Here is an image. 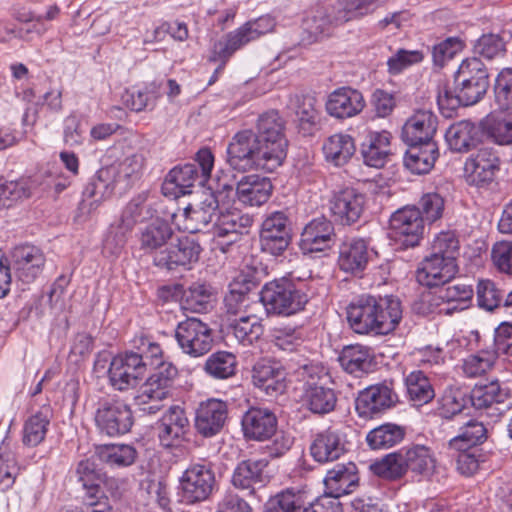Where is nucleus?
<instances>
[{"mask_svg":"<svg viewBox=\"0 0 512 512\" xmlns=\"http://www.w3.org/2000/svg\"><path fill=\"white\" fill-rule=\"evenodd\" d=\"M49 418L43 412L32 415L25 423L23 430V442L29 446L40 444L47 433Z\"/></svg>","mask_w":512,"mask_h":512,"instance_id":"58","label":"nucleus"},{"mask_svg":"<svg viewBox=\"0 0 512 512\" xmlns=\"http://www.w3.org/2000/svg\"><path fill=\"white\" fill-rule=\"evenodd\" d=\"M455 83L461 91L464 106L480 101L489 87L484 63L476 57L463 60L456 72Z\"/></svg>","mask_w":512,"mask_h":512,"instance_id":"8","label":"nucleus"},{"mask_svg":"<svg viewBox=\"0 0 512 512\" xmlns=\"http://www.w3.org/2000/svg\"><path fill=\"white\" fill-rule=\"evenodd\" d=\"M457 273V264L449 257L430 254L426 256L416 271L419 284L436 287L448 283Z\"/></svg>","mask_w":512,"mask_h":512,"instance_id":"22","label":"nucleus"},{"mask_svg":"<svg viewBox=\"0 0 512 512\" xmlns=\"http://www.w3.org/2000/svg\"><path fill=\"white\" fill-rule=\"evenodd\" d=\"M241 427L246 439L266 441L275 434L278 419L268 408L251 407L242 416Z\"/></svg>","mask_w":512,"mask_h":512,"instance_id":"21","label":"nucleus"},{"mask_svg":"<svg viewBox=\"0 0 512 512\" xmlns=\"http://www.w3.org/2000/svg\"><path fill=\"white\" fill-rule=\"evenodd\" d=\"M345 452V444L338 431L328 428L318 433L311 446L310 453L319 463L332 462Z\"/></svg>","mask_w":512,"mask_h":512,"instance_id":"37","label":"nucleus"},{"mask_svg":"<svg viewBox=\"0 0 512 512\" xmlns=\"http://www.w3.org/2000/svg\"><path fill=\"white\" fill-rule=\"evenodd\" d=\"M497 355L492 351H479L467 356L462 363L463 373L470 378L480 377L492 369Z\"/></svg>","mask_w":512,"mask_h":512,"instance_id":"55","label":"nucleus"},{"mask_svg":"<svg viewBox=\"0 0 512 512\" xmlns=\"http://www.w3.org/2000/svg\"><path fill=\"white\" fill-rule=\"evenodd\" d=\"M407 471H411L417 476L430 478L437 467V459L434 451L422 444H415L403 448Z\"/></svg>","mask_w":512,"mask_h":512,"instance_id":"42","label":"nucleus"},{"mask_svg":"<svg viewBox=\"0 0 512 512\" xmlns=\"http://www.w3.org/2000/svg\"><path fill=\"white\" fill-rule=\"evenodd\" d=\"M94 421L101 434L117 437L131 430L134 417L131 407L124 400L108 396L99 399Z\"/></svg>","mask_w":512,"mask_h":512,"instance_id":"6","label":"nucleus"},{"mask_svg":"<svg viewBox=\"0 0 512 512\" xmlns=\"http://www.w3.org/2000/svg\"><path fill=\"white\" fill-rule=\"evenodd\" d=\"M114 173L113 169L102 167L90 178L83 191L84 201L91 199L90 209H96L103 201L112 196L118 187L114 180Z\"/></svg>","mask_w":512,"mask_h":512,"instance_id":"40","label":"nucleus"},{"mask_svg":"<svg viewBox=\"0 0 512 512\" xmlns=\"http://www.w3.org/2000/svg\"><path fill=\"white\" fill-rule=\"evenodd\" d=\"M409 149L404 157L407 169L415 174L428 173L434 166L438 157V148L435 142L426 144H408Z\"/></svg>","mask_w":512,"mask_h":512,"instance_id":"43","label":"nucleus"},{"mask_svg":"<svg viewBox=\"0 0 512 512\" xmlns=\"http://www.w3.org/2000/svg\"><path fill=\"white\" fill-rule=\"evenodd\" d=\"M142 155L133 154L124 158L116 165L107 166V169L114 170V180L120 190L128 189L138 179L143 167Z\"/></svg>","mask_w":512,"mask_h":512,"instance_id":"51","label":"nucleus"},{"mask_svg":"<svg viewBox=\"0 0 512 512\" xmlns=\"http://www.w3.org/2000/svg\"><path fill=\"white\" fill-rule=\"evenodd\" d=\"M416 209H419L424 222L432 224L442 218L445 199L438 192L424 193L419 199Z\"/></svg>","mask_w":512,"mask_h":512,"instance_id":"56","label":"nucleus"},{"mask_svg":"<svg viewBox=\"0 0 512 512\" xmlns=\"http://www.w3.org/2000/svg\"><path fill=\"white\" fill-rule=\"evenodd\" d=\"M365 195L352 187L335 191L329 201V209L335 221L342 225L357 222L365 207Z\"/></svg>","mask_w":512,"mask_h":512,"instance_id":"18","label":"nucleus"},{"mask_svg":"<svg viewBox=\"0 0 512 512\" xmlns=\"http://www.w3.org/2000/svg\"><path fill=\"white\" fill-rule=\"evenodd\" d=\"M184 299L187 309L193 312L206 311L212 300L211 289L205 284L195 283L185 292Z\"/></svg>","mask_w":512,"mask_h":512,"instance_id":"64","label":"nucleus"},{"mask_svg":"<svg viewBox=\"0 0 512 512\" xmlns=\"http://www.w3.org/2000/svg\"><path fill=\"white\" fill-rule=\"evenodd\" d=\"M368 245L363 239H350L339 246L337 259L341 271L352 275H361L369 262Z\"/></svg>","mask_w":512,"mask_h":512,"instance_id":"31","label":"nucleus"},{"mask_svg":"<svg viewBox=\"0 0 512 512\" xmlns=\"http://www.w3.org/2000/svg\"><path fill=\"white\" fill-rule=\"evenodd\" d=\"M500 159L493 148L483 147L465 162L464 171L470 185L484 187L490 184L499 170Z\"/></svg>","mask_w":512,"mask_h":512,"instance_id":"19","label":"nucleus"},{"mask_svg":"<svg viewBox=\"0 0 512 512\" xmlns=\"http://www.w3.org/2000/svg\"><path fill=\"white\" fill-rule=\"evenodd\" d=\"M397 402L398 395L392 384L385 381L360 391L355 400V409L359 417L372 419L394 407Z\"/></svg>","mask_w":512,"mask_h":512,"instance_id":"12","label":"nucleus"},{"mask_svg":"<svg viewBox=\"0 0 512 512\" xmlns=\"http://www.w3.org/2000/svg\"><path fill=\"white\" fill-rule=\"evenodd\" d=\"M404 435L401 426L386 423L371 430L366 436V441L372 449H388L400 443Z\"/></svg>","mask_w":512,"mask_h":512,"instance_id":"52","label":"nucleus"},{"mask_svg":"<svg viewBox=\"0 0 512 512\" xmlns=\"http://www.w3.org/2000/svg\"><path fill=\"white\" fill-rule=\"evenodd\" d=\"M365 107L361 92L350 87H341L333 91L326 102L327 113L337 119L352 118Z\"/></svg>","mask_w":512,"mask_h":512,"instance_id":"25","label":"nucleus"},{"mask_svg":"<svg viewBox=\"0 0 512 512\" xmlns=\"http://www.w3.org/2000/svg\"><path fill=\"white\" fill-rule=\"evenodd\" d=\"M334 238L335 231L332 222L325 217H318L304 227L299 247L304 254L321 252L332 246Z\"/></svg>","mask_w":512,"mask_h":512,"instance_id":"23","label":"nucleus"},{"mask_svg":"<svg viewBox=\"0 0 512 512\" xmlns=\"http://www.w3.org/2000/svg\"><path fill=\"white\" fill-rule=\"evenodd\" d=\"M287 146L284 122L278 112L270 111L259 117L256 132L245 129L231 138L227 147V162L234 170L241 172H273L286 158Z\"/></svg>","mask_w":512,"mask_h":512,"instance_id":"1","label":"nucleus"},{"mask_svg":"<svg viewBox=\"0 0 512 512\" xmlns=\"http://www.w3.org/2000/svg\"><path fill=\"white\" fill-rule=\"evenodd\" d=\"M391 139L386 130L369 131L361 144L363 162L370 167H383L392 155Z\"/></svg>","mask_w":512,"mask_h":512,"instance_id":"28","label":"nucleus"},{"mask_svg":"<svg viewBox=\"0 0 512 512\" xmlns=\"http://www.w3.org/2000/svg\"><path fill=\"white\" fill-rule=\"evenodd\" d=\"M260 301L267 313L288 316L303 310L308 296L293 281L281 278L262 287Z\"/></svg>","mask_w":512,"mask_h":512,"instance_id":"5","label":"nucleus"},{"mask_svg":"<svg viewBox=\"0 0 512 512\" xmlns=\"http://www.w3.org/2000/svg\"><path fill=\"white\" fill-rule=\"evenodd\" d=\"M252 373L254 385L268 396L275 397L284 393L286 373L279 364L261 360L254 365Z\"/></svg>","mask_w":512,"mask_h":512,"instance_id":"29","label":"nucleus"},{"mask_svg":"<svg viewBox=\"0 0 512 512\" xmlns=\"http://www.w3.org/2000/svg\"><path fill=\"white\" fill-rule=\"evenodd\" d=\"M402 317V303L393 295H361L347 307L348 323L361 335H387L395 331Z\"/></svg>","mask_w":512,"mask_h":512,"instance_id":"2","label":"nucleus"},{"mask_svg":"<svg viewBox=\"0 0 512 512\" xmlns=\"http://www.w3.org/2000/svg\"><path fill=\"white\" fill-rule=\"evenodd\" d=\"M30 195V186L25 180H0V208L10 207L18 200L28 198Z\"/></svg>","mask_w":512,"mask_h":512,"instance_id":"60","label":"nucleus"},{"mask_svg":"<svg viewBox=\"0 0 512 512\" xmlns=\"http://www.w3.org/2000/svg\"><path fill=\"white\" fill-rule=\"evenodd\" d=\"M135 347L137 350L134 351V355L142 360L146 373L149 368L152 369L156 364H159L164 357L160 345L148 337H140L135 340Z\"/></svg>","mask_w":512,"mask_h":512,"instance_id":"61","label":"nucleus"},{"mask_svg":"<svg viewBox=\"0 0 512 512\" xmlns=\"http://www.w3.org/2000/svg\"><path fill=\"white\" fill-rule=\"evenodd\" d=\"M45 262L44 253L36 246L22 245L14 249V269L23 283L33 282L42 273Z\"/></svg>","mask_w":512,"mask_h":512,"instance_id":"26","label":"nucleus"},{"mask_svg":"<svg viewBox=\"0 0 512 512\" xmlns=\"http://www.w3.org/2000/svg\"><path fill=\"white\" fill-rule=\"evenodd\" d=\"M230 328L235 338L243 345L252 344L263 333V326L257 312L231 319Z\"/></svg>","mask_w":512,"mask_h":512,"instance_id":"49","label":"nucleus"},{"mask_svg":"<svg viewBox=\"0 0 512 512\" xmlns=\"http://www.w3.org/2000/svg\"><path fill=\"white\" fill-rule=\"evenodd\" d=\"M424 221L415 205L395 211L390 217V236L405 247L419 244L424 232Z\"/></svg>","mask_w":512,"mask_h":512,"instance_id":"15","label":"nucleus"},{"mask_svg":"<svg viewBox=\"0 0 512 512\" xmlns=\"http://www.w3.org/2000/svg\"><path fill=\"white\" fill-rule=\"evenodd\" d=\"M237 360L234 354L218 351L211 354L205 364L204 371L215 379H227L236 372Z\"/></svg>","mask_w":512,"mask_h":512,"instance_id":"53","label":"nucleus"},{"mask_svg":"<svg viewBox=\"0 0 512 512\" xmlns=\"http://www.w3.org/2000/svg\"><path fill=\"white\" fill-rule=\"evenodd\" d=\"M175 339L181 351L193 358L207 354L213 346L212 329L195 317L178 323Z\"/></svg>","mask_w":512,"mask_h":512,"instance_id":"11","label":"nucleus"},{"mask_svg":"<svg viewBox=\"0 0 512 512\" xmlns=\"http://www.w3.org/2000/svg\"><path fill=\"white\" fill-rule=\"evenodd\" d=\"M267 466L265 460H244L238 463L233 475L232 484L235 488L247 491V495H253L256 486H263L265 482L264 469Z\"/></svg>","mask_w":512,"mask_h":512,"instance_id":"36","label":"nucleus"},{"mask_svg":"<svg viewBox=\"0 0 512 512\" xmlns=\"http://www.w3.org/2000/svg\"><path fill=\"white\" fill-rule=\"evenodd\" d=\"M78 481L85 490L80 512H111L108 498L100 487V474L93 461L82 460L76 468Z\"/></svg>","mask_w":512,"mask_h":512,"instance_id":"14","label":"nucleus"},{"mask_svg":"<svg viewBox=\"0 0 512 512\" xmlns=\"http://www.w3.org/2000/svg\"><path fill=\"white\" fill-rule=\"evenodd\" d=\"M273 185L269 178L259 175L243 176L234 189V198L246 206H261L271 197Z\"/></svg>","mask_w":512,"mask_h":512,"instance_id":"27","label":"nucleus"},{"mask_svg":"<svg viewBox=\"0 0 512 512\" xmlns=\"http://www.w3.org/2000/svg\"><path fill=\"white\" fill-rule=\"evenodd\" d=\"M292 242V222L284 211L268 214L260 229V246L264 253L281 256Z\"/></svg>","mask_w":512,"mask_h":512,"instance_id":"9","label":"nucleus"},{"mask_svg":"<svg viewBox=\"0 0 512 512\" xmlns=\"http://www.w3.org/2000/svg\"><path fill=\"white\" fill-rule=\"evenodd\" d=\"M96 454L101 462L111 468L131 466L137 458L136 449L128 444L102 445L97 448Z\"/></svg>","mask_w":512,"mask_h":512,"instance_id":"48","label":"nucleus"},{"mask_svg":"<svg viewBox=\"0 0 512 512\" xmlns=\"http://www.w3.org/2000/svg\"><path fill=\"white\" fill-rule=\"evenodd\" d=\"M347 21L349 18H345L341 11L336 12L333 7H312L306 11L302 20L303 31L307 34L306 41L312 43L330 36L337 26Z\"/></svg>","mask_w":512,"mask_h":512,"instance_id":"17","label":"nucleus"},{"mask_svg":"<svg viewBox=\"0 0 512 512\" xmlns=\"http://www.w3.org/2000/svg\"><path fill=\"white\" fill-rule=\"evenodd\" d=\"M407 394L416 405H424L435 397L434 387L428 376L421 370L411 371L405 377Z\"/></svg>","mask_w":512,"mask_h":512,"instance_id":"50","label":"nucleus"},{"mask_svg":"<svg viewBox=\"0 0 512 512\" xmlns=\"http://www.w3.org/2000/svg\"><path fill=\"white\" fill-rule=\"evenodd\" d=\"M338 360L347 373L361 377L372 370L374 354L370 347L354 344L345 346Z\"/></svg>","mask_w":512,"mask_h":512,"instance_id":"39","label":"nucleus"},{"mask_svg":"<svg viewBox=\"0 0 512 512\" xmlns=\"http://www.w3.org/2000/svg\"><path fill=\"white\" fill-rule=\"evenodd\" d=\"M174 236L171 225L163 219L156 218L146 224L140 230V248L146 253L157 255V252L168 247V243Z\"/></svg>","mask_w":512,"mask_h":512,"instance_id":"34","label":"nucleus"},{"mask_svg":"<svg viewBox=\"0 0 512 512\" xmlns=\"http://www.w3.org/2000/svg\"><path fill=\"white\" fill-rule=\"evenodd\" d=\"M296 374L302 384V402L311 412L327 414L334 410L337 398L334 390L325 386L327 374L323 367L305 364Z\"/></svg>","mask_w":512,"mask_h":512,"instance_id":"4","label":"nucleus"},{"mask_svg":"<svg viewBox=\"0 0 512 512\" xmlns=\"http://www.w3.org/2000/svg\"><path fill=\"white\" fill-rule=\"evenodd\" d=\"M227 417L228 405L225 401L207 399L200 402L196 408L194 426L203 437H213L223 429Z\"/></svg>","mask_w":512,"mask_h":512,"instance_id":"20","label":"nucleus"},{"mask_svg":"<svg viewBox=\"0 0 512 512\" xmlns=\"http://www.w3.org/2000/svg\"><path fill=\"white\" fill-rule=\"evenodd\" d=\"M325 160L336 167L346 165L356 152L354 138L347 133H335L323 143Z\"/></svg>","mask_w":512,"mask_h":512,"instance_id":"41","label":"nucleus"},{"mask_svg":"<svg viewBox=\"0 0 512 512\" xmlns=\"http://www.w3.org/2000/svg\"><path fill=\"white\" fill-rule=\"evenodd\" d=\"M107 373L110 385L121 392L136 387L146 374L142 360L134 351L114 356Z\"/></svg>","mask_w":512,"mask_h":512,"instance_id":"13","label":"nucleus"},{"mask_svg":"<svg viewBox=\"0 0 512 512\" xmlns=\"http://www.w3.org/2000/svg\"><path fill=\"white\" fill-rule=\"evenodd\" d=\"M226 313L231 317H238L247 313L258 312L260 304L250 298V295L243 285L231 284L229 291L224 297Z\"/></svg>","mask_w":512,"mask_h":512,"instance_id":"47","label":"nucleus"},{"mask_svg":"<svg viewBox=\"0 0 512 512\" xmlns=\"http://www.w3.org/2000/svg\"><path fill=\"white\" fill-rule=\"evenodd\" d=\"M359 481L357 467L354 463L337 464L329 470L324 478L325 494L339 498L354 491Z\"/></svg>","mask_w":512,"mask_h":512,"instance_id":"33","label":"nucleus"},{"mask_svg":"<svg viewBox=\"0 0 512 512\" xmlns=\"http://www.w3.org/2000/svg\"><path fill=\"white\" fill-rule=\"evenodd\" d=\"M505 115H491L486 122L488 135L500 145L512 144V120Z\"/></svg>","mask_w":512,"mask_h":512,"instance_id":"59","label":"nucleus"},{"mask_svg":"<svg viewBox=\"0 0 512 512\" xmlns=\"http://www.w3.org/2000/svg\"><path fill=\"white\" fill-rule=\"evenodd\" d=\"M506 396L499 382L492 381L486 385L475 386L471 391L470 401L476 410H485L488 416L496 420L502 413L498 406L504 402Z\"/></svg>","mask_w":512,"mask_h":512,"instance_id":"38","label":"nucleus"},{"mask_svg":"<svg viewBox=\"0 0 512 512\" xmlns=\"http://www.w3.org/2000/svg\"><path fill=\"white\" fill-rule=\"evenodd\" d=\"M255 41L246 24H242L237 29L227 33L222 39L214 43L211 60L221 61L222 65L216 69L220 71L231 56L250 42Z\"/></svg>","mask_w":512,"mask_h":512,"instance_id":"35","label":"nucleus"},{"mask_svg":"<svg viewBox=\"0 0 512 512\" xmlns=\"http://www.w3.org/2000/svg\"><path fill=\"white\" fill-rule=\"evenodd\" d=\"M374 474L386 479H398L407 472L403 448L390 453L370 466Z\"/></svg>","mask_w":512,"mask_h":512,"instance_id":"54","label":"nucleus"},{"mask_svg":"<svg viewBox=\"0 0 512 512\" xmlns=\"http://www.w3.org/2000/svg\"><path fill=\"white\" fill-rule=\"evenodd\" d=\"M445 137L451 150L455 152H468L478 144L480 130L470 121H460L449 127Z\"/></svg>","mask_w":512,"mask_h":512,"instance_id":"44","label":"nucleus"},{"mask_svg":"<svg viewBox=\"0 0 512 512\" xmlns=\"http://www.w3.org/2000/svg\"><path fill=\"white\" fill-rule=\"evenodd\" d=\"M233 200V185L219 182L215 192H204L199 203L184 209L183 230L198 233L212 229L221 206L229 205Z\"/></svg>","mask_w":512,"mask_h":512,"instance_id":"3","label":"nucleus"},{"mask_svg":"<svg viewBox=\"0 0 512 512\" xmlns=\"http://www.w3.org/2000/svg\"><path fill=\"white\" fill-rule=\"evenodd\" d=\"M496 103L502 113L512 115V69H503L494 86Z\"/></svg>","mask_w":512,"mask_h":512,"instance_id":"57","label":"nucleus"},{"mask_svg":"<svg viewBox=\"0 0 512 512\" xmlns=\"http://www.w3.org/2000/svg\"><path fill=\"white\" fill-rule=\"evenodd\" d=\"M309 498L306 489L288 488L268 501L265 512H306Z\"/></svg>","mask_w":512,"mask_h":512,"instance_id":"45","label":"nucleus"},{"mask_svg":"<svg viewBox=\"0 0 512 512\" xmlns=\"http://www.w3.org/2000/svg\"><path fill=\"white\" fill-rule=\"evenodd\" d=\"M474 291L471 285L465 283H454L441 288L438 291V297L447 304L446 308H441V312L450 315L467 309L472 301Z\"/></svg>","mask_w":512,"mask_h":512,"instance_id":"46","label":"nucleus"},{"mask_svg":"<svg viewBox=\"0 0 512 512\" xmlns=\"http://www.w3.org/2000/svg\"><path fill=\"white\" fill-rule=\"evenodd\" d=\"M215 483V473L211 464H190L180 477L179 488L182 501L187 504L205 501L212 494Z\"/></svg>","mask_w":512,"mask_h":512,"instance_id":"10","label":"nucleus"},{"mask_svg":"<svg viewBox=\"0 0 512 512\" xmlns=\"http://www.w3.org/2000/svg\"><path fill=\"white\" fill-rule=\"evenodd\" d=\"M459 240L454 232L446 231L441 232L435 236L431 244L432 255L451 258V261L456 263V258L459 254Z\"/></svg>","mask_w":512,"mask_h":512,"instance_id":"63","label":"nucleus"},{"mask_svg":"<svg viewBox=\"0 0 512 512\" xmlns=\"http://www.w3.org/2000/svg\"><path fill=\"white\" fill-rule=\"evenodd\" d=\"M476 295L478 306L487 311H493L499 307L503 298L502 292L489 279L479 280Z\"/></svg>","mask_w":512,"mask_h":512,"instance_id":"62","label":"nucleus"},{"mask_svg":"<svg viewBox=\"0 0 512 512\" xmlns=\"http://www.w3.org/2000/svg\"><path fill=\"white\" fill-rule=\"evenodd\" d=\"M253 224V217L239 210L225 211L220 209L218 216L213 223V234L220 239H227L222 244H232L240 239V236L247 232Z\"/></svg>","mask_w":512,"mask_h":512,"instance_id":"24","label":"nucleus"},{"mask_svg":"<svg viewBox=\"0 0 512 512\" xmlns=\"http://www.w3.org/2000/svg\"><path fill=\"white\" fill-rule=\"evenodd\" d=\"M189 429V420L184 409L171 406L162 416L158 425V437L164 447H172L181 440Z\"/></svg>","mask_w":512,"mask_h":512,"instance_id":"32","label":"nucleus"},{"mask_svg":"<svg viewBox=\"0 0 512 512\" xmlns=\"http://www.w3.org/2000/svg\"><path fill=\"white\" fill-rule=\"evenodd\" d=\"M202 248L192 237L183 236L176 243H170L164 250L157 252L153 257V263L161 268L174 270L178 267L191 269L199 260Z\"/></svg>","mask_w":512,"mask_h":512,"instance_id":"16","label":"nucleus"},{"mask_svg":"<svg viewBox=\"0 0 512 512\" xmlns=\"http://www.w3.org/2000/svg\"><path fill=\"white\" fill-rule=\"evenodd\" d=\"M213 165L214 156L211 151L201 149L194 162L174 167L168 173L163 189L168 190V186L174 185L177 189L175 195L188 194L196 182L203 185L208 180Z\"/></svg>","mask_w":512,"mask_h":512,"instance_id":"7","label":"nucleus"},{"mask_svg":"<svg viewBox=\"0 0 512 512\" xmlns=\"http://www.w3.org/2000/svg\"><path fill=\"white\" fill-rule=\"evenodd\" d=\"M436 130V115L431 111L420 110L404 124L402 138L407 144H426V142H434Z\"/></svg>","mask_w":512,"mask_h":512,"instance_id":"30","label":"nucleus"}]
</instances>
